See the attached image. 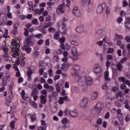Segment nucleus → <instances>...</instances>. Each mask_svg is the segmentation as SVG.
Instances as JSON below:
<instances>
[{"label": "nucleus", "instance_id": "obj_4", "mask_svg": "<svg viewBox=\"0 0 130 130\" xmlns=\"http://www.w3.org/2000/svg\"><path fill=\"white\" fill-rule=\"evenodd\" d=\"M66 9V5L64 4H60L57 8L56 13L57 14H63L64 13V9Z\"/></svg>", "mask_w": 130, "mask_h": 130}, {"label": "nucleus", "instance_id": "obj_55", "mask_svg": "<svg viewBox=\"0 0 130 130\" xmlns=\"http://www.w3.org/2000/svg\"><path fill=\"white\" fill-rule=\"evenodd\" d=\"M129 118H130V116L129 115L127 114L125 118V121H126V122H128L129 121Z\"/></svg>", "mask_w": 130, "mask_h": 130}, {"label": "nucleus", "instance_id": "obj_47", "mask_svg": "<svg viewBox=\"0 0 130 130\" xmlns=\"http://www.w3.org/2000/svg\"><path fill=\"white\" fill-rule=\"evenodd\" d=\"M112 58H113V56H112V55L108 54L107 56V59H108V61L112 60Z\"/></svg>", "mask_w": 130, "mask_h": 130}, {"label": "nucleus", "instance_id": "obj_38", "mask_svg": "<svg viewBox=\"0 0 130 130\" xmlns=\"http://www.w3.org/2000/svg\"><path fill=\"white\" fill-rule=\"evenodd\" d=\"M122 96V91H119L116 94V98L118 99V97Z\"/></svg>", "mask_w": 130, "mask_h": 130}, {"label": "nucleus", "instance_id": "obj_52", "mask_svg": "<svg viewBox=\"0 0 130 130\" xmlns=\"http://www.w3.org/2000/svg\"><path fill=\"white\" fill-rule=\"evenodd\" d=\"M114 50L112 48H109L108 51V53H113Z\"/></svg>", "mask_w": 130, "mask_h": 130}, {"label": "nucleus", "instance_id": "obj_29", "mask_svg": "<svg viewBox=\"0 0 130 130\" xmlns=\"http://www.w3.org/2000/svg\"><path fill=\"white\" fill-rule=\"evenodd\" d=\"M30 118L31 119L32 122H34V121H36V115L35 114H31L30 115Z\"/></svg>", "mask_w": 130, "mask_h": 130}, {"label": "nucleus", "instance_id": "obj_50", "mask_svg": "<svg viewBox=\"0 0 130 130\" xmlns=\"http://www.w3.org/2000/svg\"><path fill=\"white\" fill-rule=\"evenodd\" d=\"M68 67V64L66 63H63L62 64V67H61V70H66V69H67Z\"/></svg>", "mask_w": 130, "mask_h": 130}, {"label": "nucleus", "instance_id": "obj_39", "mask_svg": "<svg viewBox=\"0 0 130 130\" xmlns=\"http://www.w3.org/2000/svg\"><path fill=\"white\" fill-rule=\"evenodd\" d=\"M70 123H66V124H63V128L64 129H66L67 128H70Z\"/></svg>", "mask_w": 130, "mask_h": 130}, {"label": "nucleus", "instance_id": "obj_5", "mask_svg": "<svg viewBox=\"0 0 130 130\" xmlns=\"http://www.w3.org/2000/svg\"><path fill=\"white\" fill-rule=\"evenodd\" d=\"M105 8H106V4H105V3L100 4L96 10V13L98 14H101V13H102V12L104 11Z\"/></svg>", "mask_w": 130, "mask_h": 130}, {"label": "nucleus", "instance_id": "obj_44", "mask_svg": "<svg viewBox=\"0 0 130 130\" xmlns=\"http://www.w3.org/2000/svg\"><path fill=\"white\" fill-rule=\"evenodd\" d=\"M64 102L63 101V99H62V97H60L59 100L58 101L59 104H60V105H61V104H63Z\"/></svg>", "mask_w": 130, "mask_h": 130}, {"label": "nucleus", "instance_id": "obj_12", "mask_svg": "<svg viewBox=\"0 0 130 130\" xmlns=\"http://www.w3.org/2000/svg\"><path fill=\"white\" fill-rule=\"evenodd\" d=\"M93 71L95 74H100V73H101V68L100 66H99V65L95 64L94 67Z\"/></svg>", "mask_w": 130, "mask_h": 130}, {"label": "nucleus", "instance_id": "obj_33", "mask_svg": "<svg viewBox=\"0 0 130 130\" xmlns=\"http://www.w3.org/2000/svg\"><path fill=\"white\" fill-rule=\"evenodd\" d=\"M35 37H36L38 39H41V38H43V35L42 34H36L35 35Z\"/></svg>", "mask_w": 130, "mask_h": 130}, {"label": "nucleus", "instance_id": "obj_59", "mask_svg": "<svg viewBox=\"0 0 130 130\" xmlns=\"http://www.w3.org/2000/svg\"><path fill=\"white\" fill-rule=\"evenodd\" d=\"M49 8L51 9V6H53L54 5V2H48L47 4Z\"/></svg>", "mask_w": 130, "mask_h": 130}, {"label": "nucleus", "instance_id": "obj_57", "mask_svg": "<svg viewBox=\"0 0 130 130\" xmlns=\"http://www.w3.org/2000/svg\"><path fill=\"white\" fill-rule=\"evenodd\" d=\"M62 98L64 101H70V100H69V97H68L67 95H64Z\"/></svg>", "mask_w": 130, "mask_h": 130}, {"label": "nucleus", "instance_id": "obj_9", "mask_svg": "<svg viewBox=\"0 0 130 130\" xmlns=\"http://www.w3.org/2000/svg\"><path fill=\"white\" fill-rule=\"evenodd\" d=\"M73 14L76 17H81V12L78 9V7H75L73 10Z\"/></svg>", "mask_w": 130, "mask_h": 130}, {"label": "nucleus", "instance_id": "obj_41", "mask_svg": "<svg viewBox=\"0 0 130 130\" xmlns=\"http://www.w3.org/2000/svg\"><path fill=\"white\" fill-rule=\"evenodd\" d=\"M24 30H25L24 32V36H28V35H29V29L28 28H25Z\"/></svg>", "mask_w": 130, "mask_h": 130}, {"label": "nucleus", "instance_id": "obj_36", "mask_svg": "<svg viewBox=\"0 0 130 130\" xmlns=\"http://www.w3.org/2000/svg\"><path fill=\"white\" fill-rule=\"evenodd\" d=\"M69 120H68V118H63L61 122L63 123V124H64L66 123H69Z\"/></svg>", "mask_w": 130, "mask_h": 130}, {"label": "nucleus", "instance_id": "obj_24", "mask_svg": "<svg viewBox=\"0 0 130 130\" xmlns=\"http://www.w3.org/2000/svg\"><path fill=\"white\" fill-rule=\"evenodd\" d=\"M39 54H40V52L38 51H35V52L32 54V56L34 58H37L38 56H39Z\"/></svg>", "mask_w": 130, "mask_h": 130}, {"label": "nucleus", "instance_id": "obj_58", "mask_svg": "<svg viewBox=\"0 0 130 130\" xmlns=\"http://www.w3.org/2000/svg\"><path fill=\"white\" fill-rule=\"evenodd\" d=\"M38 130H46V126H40Z\"/></svg>", "mask_w": 130, "mask_h": 130}, {"label": "nucleus", "instance_id": "obj_10", "mask_svg": "<svg viewBox=\"0 0 130 130\" xmlns=\"http://www.w3.org/2000/svg\"><path fill=\"white\" fill-rule=\"evenodd\" d=\"M71 52L72 55L74 56H80L81 55V53H78V50L77 49V48L74 46L72 47Z\"/></svg>", "mask_w": 130, "mask_h": 130}, {"label": "nucleus", "instance_id": "obj_27", "mask_svg": "<svg viewBox=\"0 0 130 130\" xmlns=\"http://www.w3.org/2000/svg\"><path fill=\"white\" fill-rule=\"evenodd\" d=\"M44 12V8H42L40 9H37L36 10V13H37V14H39V15H41L42 13Z\"/></svg>", "mask_w": 130, "mask_h": 130}, {"label": "nucleus", "instance_id": "obj_46", "mask_svg": "<svg viewBox=\"0 0 130 130\" xmlns=\"http://www.w3.org/2000/svg\"><path fill=\"white\" fill-rule=\"evenodd\" d=\"M113 75L114 76V77L117 76V69H113Z\"/></svg>", "mask_w": 130, "mask_h": 130}, {"label": "nucleus", "instance_id": "obj_3", "mask_svg": "<svg viewBox=\"0 0 130 130\" xmlns=\"http://www.w3.org/2000/svg\"><path fill=\"white\" fill-rule=\"evenodd\" d=\"M69 41L72 45L79 46V43L77 41V36L76 35H72L69 38Z\"/></svg>", "mask_w": 130, "mask_h": 130}, {"label": "nucleus", "instance_id": "obj_32", "mask_svg": "<svg viewBox=\"0 0 130 130\" xmlns=\"http://www.w3.org/2000/svg\"><path fill=\"white\" fill-rule=\"evenodd\" d=\"M9 126H10L11 129H15V121H12L10 122Z\"/></svg>", "mask_w": 130, "mask_h": 130}, {"label": "nucleus", "instance_id": "obj_2", "mask_svg": "<svg viewBox=\"0 0 130 130\" xmlns=\"http://www.w3.org/2000/svg\"><path fill=\"white\" fill-rule=\"evenodd\" d=\"M72 69L71 70V75L73 76H77V79H79V77L78 75V71L80 70V67L77 64H73L72 66Z\"/></svg>", "mask_w": 130, "mask_h": 130}, {"label": "nucleus", "instance_id": "obj_25", "mask_svg": "<svg viewBox=\"0 0 130 130\" xmlns=\"http://www.w3.org/2000/svg\"><path fill=\"white\" fill-rule=\"evenodd\" d=\"M14 29L13 30V35H16L18 33V26H17V25L14 24Z\"/></svg>", "mask_w": 130, "mask_h": 130}, {"label": "nucleus", "instance_id": "obj_14", "mask_svg": "<svg viewBox=\"0 0 130 130\" xmlns=\"http://www.w3.org/2000/svg\"><path fill=\"white\" fill-rule=\"evenodd\" d=\"M85 81L87 86H92V84H93V79L92 78L89 77H86L85 78Z\"/></svg>", "mask_w": 130, "mask_h": 130}, {"label": "nucleus", "instance_id": "obj_42", "mask_svg": "<svg viewBox=\"0 0 130 130\" xmlns=\"http://www.w3.org/2000/svg\"><path fill=\"white\" fill-rule=\"evenodd\" d=\"M5 76L6 77V79L8 80L10 79V77H11V73L8 71H7L5 73Z\"/></svg>", "mask_w": 130, "mask_h": 130}, {"label": "nucleus", "instance_id": "obj_23", "mask_svg": "<svg viewBox=\"0 0 130 130\" xmlns=\"http://www.w3.org/2000/svg\"><path fill=\"white\" fill-rule=\"evenodd\" d=\"M88 7L89 12H91V11L93 10V5L92 4V3H91L90 0H89V2L88 3Z\"/></svg>", "mask_w": 130, "mask_h": 130}, {"label": "nucleus", "instance_id": "obj_54", "mask_svg": "<svg viewBox=\"0 0 130 130\" xmlns=\"http://www.w3.org/2000/svg\"><path fill=\"white\" fill-rule=\"evenodd\" d=\"M73 91L75 93H78L79 91V87H74L73 89Z\"/></svg>", "mask_w": 130, "mask_h": 130}, {"label": "nucleus", "instance_id": "obj_56", "mask_svg": "<svg viewBox=\"0 0 130 130\" xmlns=\"http://www.w3.org/2000/svg\"><path fill=\"white\" fill-rule=\"evenodd\" d=\"M126 59H127V58H126V57H125L121 59L120 62V63H124L125 61H126Z\"/></svg>", "mask_w": 130, "mask_h": 130}, {"label": "nucleus", "instance_id": "obj_35", "mask_svg": "<svg viewBox=\"0 0 130 130\" xmlns=\"http://www.w3.org/2000/svg\"><path fill=\"white\" fill-rule=\"evenodd\" d=\"M119 120L121 122L122 125H123V117H122V114H120V116L119 117Z\"/></svg>", "mask_w": 130, "mask_h": 130}, {"label": "nucleus", "instance_id": "obj_26", "mask_svg": "<svg viewBox=\"0 0 130 130\" xmlns=\"http://www.w3.org/2000/svg\"><path fill=\"white\" fill-rule=\"evenodd\" d=\"M109 76V72L107 71V72H105L104 77H105V79L106 80V81H110V79H109V78H108Z\"/></svg>", "mask_w": 130, "mask_h": 130}, {"label": "nucleus", "instance_id": "obj_22", "mask_svg": "<svg viewBox=\"0 0 130 130\" xmlns=\"http://www.w3.org/2000/svg\"><path fill=\"white\" fill-rule=\"evenodd\" d=\"M125 26L127 29L130 30V20L129 18H126L125 21Z\"/></svg>", "mask_w": 130, "mask_h": 130}, {"label": "nucleus", "instance_id": "obj_49", "mask_svg": "<svg viewBox=\"0 0 130 130\" xmlns=\"http://www.w3.org/2000/svg\"><path fill=\"white\" fill-rule=\"evenodd\" d=\"M56 89L57 93H59L60 92V87H59V84H56Z\"/></svg>", "mask_w": 130, "mask_h": 130}, {"label": "nucleus", "instance_id": "obj_6", "mask_svg": "<svg viewBox=\"0 0 130 130\" xmlns=\"http://www.w3.org/2000/svg\"><path fill=\"white\" fill-rule=\"evenodd\" d=\"M89 102V99L87 98H84L81 100L80 102V105L82 108H86L88 105V103Z\"/></svg>", "mask_w": 130, "mask_h": 130}, {"label": "nucleus", "instance_id": "obj_17", "mask_svg": "<svg viewBox=\"0 0 130 130\" xmlns=\"http://www.w3.org/2000/svg\"><path fill=\"white\" fill-rule=\"evenodd\" d=\"M47 96H45L43 95H42L40 96V102L41 103H42V104H46V102L47 101V100L46 99V98Z\"/></svg>", "mask_w": 130, "mask_h": 130}, {"label": "nucleus", "instance_id": "obj_51", "mask_svg": "<svg viewBox=\"0 0 130 130\" xmlns=\"http://www.w3.org/2000/svg\"><path fill=\"white\" fill-rule=\"evenodd\" d=\"M32 23L34 24V25H38L39 22L38 20H37V19H34L32 21Z\"/></svg>", "mask_w": 130, "mask_h": 130}, {"label": "nucleus", "instance_id": "obj_30", "mask_svg": "<svg viewBox=\"0 0 130 130\" xmlns=\"http://www.w3.org/2000/svg\"><path fill=\"white\" fill-rule=\"evenodd\" d=\"M29 103L30 105H32L34 107V108L36 109L37 108V104L36 103L35 101H30Z\"/></svg>", "mask_w": 130, "mask_h": 130}, {"label": "nucleus", "instance_id": "obj_62", "mask_svg": "<svg viewBox=\"0 0 130 130\" xmlns=\"http://www.w3.org/2000/svg\"><path fill=\"white\" fill-rule=\"evenodd\" d=\"M102 88L104 90H107V91L108 90V85L107 84H105L103 86Z\"/></svg>", "mask_w": 130, "mask_h": 130}, {"label": "nucleus", "instance_id": "obj_48", "mask_svg": "<svg viewBox=\"0 0 130 130\" xmlns=\"http://www.w3.org/2000/svg\"><path fill=\"white\" fill-rule=\"evenodd\" d=\"M64 41H66V38H64V37H62L59 40V42L60 44H63L64 43Z\"/></svg>", "mask_w": 130, "mask_h": 130}, {"label": "nucleus", "instance_id": "obj_63", "mask_svg": "<svg viewBox=\"0 0 130 130\" xmlns=\"http://www.w3.org/2000/svg\"><path fill=\"white\" fill-rule=\"evenodd\" d=\"M48 74L50 77H52V69L49 70Z\"/></svg>", "mask_w": 130, "mask_h": 130}, {"label": "nucleus", "instance_id": "obj_20", "mask_svg": "<svg viewBox=\"0 0 130 130\" xmlns=\"http://www.w3.org/2000/svg\"><path fill=\"white\" fill-rule=\"evenodd\" d=\"M32 36L30 35L27 37V45H33L34 43L32 42Z\"/></svg>", "mask_w": 130, "mask_h": 130}, {"label": "nucleus", "instance_id": "obj_19", "mask_svg": "<svg viewBox=\"0 0 130 130\" xmlns=\"http://www.w3.org/2000/svg\"><path fill=\"white\" fill-rule=\"evenodd\" d=\"M76 30L77 33H83L85 32V29L83 26H78L76 28Z\"/></svg>", "mask_w": 130, "mask_h": 130}, {"label": "nucleus", "instance_id": "obj_64", "mask_svg": "<svg viewBox=\"0 0 130 130\" xmlns=\"http://www.w3.org/2000/svg\"><path fill=\"white\" fill-rule=\"evenodd\" d=\"M125 39L127 42L129 43L130 42V37L127 36L125 38Z\"/></svg>", "mask_w": 130, "mask_h": 130}, {"label": "nucleus", "instance_id": "obj_15", "mask_svg": "<svg viewBox=\"0 0 130 130\" xmlns=\"http://www.w3.org/2000/svg\"><path fill=\"white\" fill-rule=\"evenodd\" d=\"M69 114L70 117H77L78 116V112L76 110L70 111Z\"/></svg>", "mask_w": 130, "mask_h": 130}, {"label": "nucleus", "instance_id": "obj_60", "mask_svg": "<svg viewBox=\"0 0 130 130\" xmlns=\"http://www.w3.org/2000/svg\"><path fill=\"white\" fill-rule=\"evenodd\" d=\"M106 67H107V70H108L109 69V67H110V61L107 60L106 61Z\"/></svg>", "mask_w": 130, "mask_h": 130}, {"label": "nucleus", "instance_id": "obj_1", "mask_svg": "<svg viewBox=\"0 0 130 130\" xmlns=\"http://www.w3.org/2000/svg\"><path fill=\"white\" fill-rule=\"evenodd\" d=\"M104 108V105H103V103L99 102L92 109V111L94 112V113H96L97 114H100V113H101V111H102V109H103Z\"/></svg>", "mask_w": 130, "mask_h": 130}, {"label": "nucleus", "instance_id": "obj_45", "mask_svg": "<svg viewBox=\"0 0 130 130\" xmlns=\"http://www.w3.org/2000/svg\"><path fill=\"white\" fill-rule=\"evenodd\" d=\"M103 32H104V30H103V29H100L97 31L96 34H98V35H101V34H102Z\"/></svg>", "mask_w": 130, "mask_h": 130}, {"label": "nucleus", "instance_id": "obj_53", "mask_svg": "<svg viewBox=\"0 0 130 130\" xmlns=\"http://www.w3.org/2000/svg\"><path fill=\"white\" fill-rule=\"evenodd\" d=\"M97 123L98 124H102V119L101 118H99L97 119Z\"/></svg>", "mask_w": 130, "mask_h": 130}, {"label": "nucleus", "instance_id": "obj_13", "mask_svg": "<svg viewBox=\"0 0 130 130\" xmlns=\"http://www.w3.org/2000/svg\"><path fill=\"white\" fill-rule=\"evenodd\" d=\"M33 74V70H32V69H31V68H28V71H27L26 72V75L28 77V81H31V76H32Z\"/></svg>", "mask_w": 130, "mask_h": 130}, {"label": "nucleus", "instance_id": "obj_61", "mask_svg": "<svg viewBox=\"0 0 130 130\" xmlns=\"http://www.w3.org/2000/svg\"><path fill=\"white\" fill-rule=\"evenodd\" d=\"M62 31L60 32L62 33V34H66L67 33V29L65 27H62Z\"/></svg>", "mask_w": 130, "mask_h": 130}, {"label": "nucleus", "instance_id": "obj_8", "mask_svg": "<svg viewBox=\"0 0 130 130\" xmlns=\"http://www.w3.org/2000/svg\"><path fill=\"white\" fill-rule=\"evenodd\" d=\"M19 47H11V53H13L12 54L13 57H15L17 54H18V53L20 52V49H19Z\"/></svg>", "mask_w": 130, "mask_h": 130}, {"label": "nucleus", "instance_id": "obj_28", "mask_svg": "<svg viewBox=\"0 0 130 130\" xmlns=\"http://www.w3.org/2000/svg\"><path fill=\"white\" fill-rule=\"evenodd\" d=\"M24 49L26 51V52H27V53H30V52H31V51H32L31 48L28 47L27 46H24Z\"/></svg>", "mask_w": 130, "mask_h": 130}, {"label": "nucleus", "instance_id": "obj_11", "mask_svg": "<svg viewBox=\"0 0 130 130\" xmlns=\"http://www.w3.org/2000/svg\"><path fill=\"white\" fill-rule=\"evenodd\" d=\"M119 82L123 83V84H126L128 85V87H130V81L129 80H127V79H125L124 77H120L119 78Z\"/></svg>", "mask_w": 130, "mask_h": 130}, {"label": "nucleus", "instance_id": "obj_16", "mask_svg": "<svg viewBox=\"0 0 130 130\" xmlns=\"http://www.w3.org/2000/svg\"><path fill=\"white\" fill-rule=\"evenodd\" d=\"M116 67L117 69H115V70H117V71H118V72H122V69H123V66L121 65V63L120 62H117L116 64Z\"/></svg>", "mask_w": 130, "mask_h": 130}, {"label": "nucleus", "instance_id": "obj_40", "mask_svg": "<svg viewBox=\"0 0 130 130\" xmlns=\"http://www.w3.org/2000/svg\"><path fill=\"white\" fill-rule=\"evenodd\" d=\"M48 31L50 33H54L55 29H54V27H50L48 28Z\"/></svg>", "mask_w": 130, "mask_h": 130}, {"label": "nucleus", "instance_id": "obj_43", "mask_svg": "<svg viewBox=\"0 0 130 130\" xmlns=\"http://www.w3.org/2000/svg\"><path fill=\"white\" fill-rule=\"evenodd\" d=\"M41 125H42L43 126H46V127H47V124H46V122H45V120H42L41 121Z\"/></svg>", "mask_w": 130, "mask_h": 130}, {"label": "nucleus", "instance_id": "obj_37", "mask_svg": "<svg viewBox=\"0 0 130 130\" xmlns=\"http://www.w3.org/2000/svg\"><path fill=\"white\" fill-rule=\"evenodd\" d=\"M41 94L44 95L45 96L47 97V90L46 89H44L41 91Z\"/></svg>", "mask_w": 130, "mask_h": 130}, {"label": "nucleus", "instance_id": "obj_7", "mask_svg": "<svg viewBox=\"0 0 130 130\" xmlns=\"http://www.w3.org/2000/svg\"><path fill=\"white\" fill-rule=\"evenodd\" d=\"M39 93V91H38V89L37 88H35L34 89V90L31 92V95L34 98V100L35 101H36L37 99H38V93Z\"/></svg>", "mask_w": 130, "mask_h": 130}, {"label": "nucleus", "instance_id": "obj_34", "mask_svg": "<svg viewBox=\"0 0 130 130\" xmlns=\"http://www.w3.org/2000/svg\"><path fill=\"white\" fill-rule=\"evenodd\" d=\"M58 38H59V32L58 31H57L54 35V39L57 40Z\"/></svg>", "mask_w": 130, "mask_h": 130}, {"label": "nucleus", "instance_id": "obj_31", "mask_svg": "<svg viewBox=\"0 0 130 130\" xmlns=\"http://www.w3.org/2000/svg\"><path fill=\"white\" fill-rule=\"evenodd\" d=\"M52 23L51 22H47L44 24V28H48V27H51Z\"/></svg>", "mask_w": 130, "mask_h": 130}, {"label": "nucleus", "instance_id": "obj_18", "mask_svg": "<svg viewBox=\"0 0 130 130\" xmlns=\"http://www.w3.org/2000/svg\"><path fill=\"white\" fill-rule=\"evenodd\" d=\"M11 46L12 47H19L20 46L19 45V40H13L11 42Z\"/></svg>", "mask_w": 130, "mask_h": 130}, {"label": "nucleus", "instance_id": "obj_21", "mask_svg": "<svg viewBox=\"0 0 130 130\" xmlns=\"http://www.w3.org/2000/svg\"><path fill=\"white\" fill-rule=\"evenodd\" d=\"M97 97H98V92L95 91L92 94L91 99L92 101H95L97 99Z\"/></svg>", "mask_w": 130, "mask_h": 130}]
</instances>
